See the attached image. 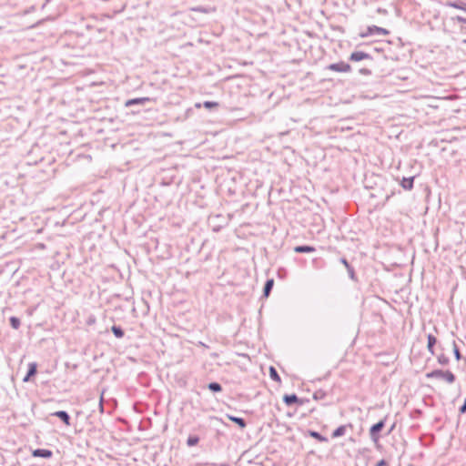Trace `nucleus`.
<instances>
[{
  "label": "nucleus",
  "instance_id": "obj_41",
  "mask_svg": "<svg viewBox=\"0 0 466 466\" xmlns=\"http://www.w3.org/2000/svg\"><path fill=\"white\" fill-rule=\"evenodd\" d=\"M391 195H387L386 196V201H388L390 198Z\"/></svg>",
  "mask_w": 466,
  "mask_h": 466
},
{
  "label": "nucleus",
  "instance_id": "obj_17",
  "mask_svg": "<svg viewBox=\"0 0 466 466\" xmlns=\"http://www.w3.org/2000/svg\"><path fill=\"white\" fill-rule=\"evenodd\" d=\"M296 253H312L316 251V248L310 245H298L294 247Z\"/></svg>",
  "mask_w": 466,
  "mask_h": 466
},
{
  "label": "nucleus",
  "instance_id": "obj_27",
  "mask_svg": "<svg viewBox=\"0 0 466 466\" xmlns=\"http://www.w3.org/2000/svg\"><path fill=\"white\" fill-rule=\"evenodd\" d=\"M452 351L457 361L462 359V355L455 340L452 341Z\"/></svg>",
  "mask_w": 466,
  "mask_h": 466
},
{
  "label": "nucleus",
  "instance_id": "obj_2",
  "mask_svg": "<svg viewBox=\"0 0 466 466\" xmlns=\"http://www.w3.org/2000/svg\"><path fill=\"white\" fill-rule=\"evenodd\" d=\"M386 419L387 418L385 417L384 419L379 420L377 423L373 424L370 428L369 434H370V438L372 441H374V442L379 441V440L380 438V432L383 430V428L385 427Z\"/></svg>",
  "mask_w": 466,
  "mask_h": 466
},
{
  "label": "nucleus",
  "instance_id": "obj_44",
  "mask_svg": "<svg viewBox=\"0 0 466 466\" xmlns=\"http://www.w3.org/2000/svg\"><path fill=\"white\" fill-rule=\"evenodd\" d=\"M132 113L133 114L138 113V110L137 111L133 110Z\"/></svg>",
  "mask_w": 466,
  "mask_h": 466
},
{
  "label": "nucleus",
  "instance_id": "obj_30",
  "mask_svg": "<svg viewBox=\"0 0 466 466\" xmlns=\"http://www.w3.org/2000/svg\"><path fill=\"white\" fill-rule=\"evenodd\" d=\"M327 396V393L325 390H316L314 393H313V399L315 400H323L325 399V397Z\"/></svg>",
  "mask_w": 466,
  "mask_h": 466
},
{
  "label": "nucleus",
  "instance_id": "obj_26",
  "mask_svg": "<svg viewBox=\"0 0 466 466\" xmlns=\"http://www.w3.org/2000/svg\"><path fill=\"white\" fill-rule=\"evenodd\" d=\"M199 437L198 435H189L187 439V445L188 447H193L198 445L199 442Z\"/></svg>",
  "mask_w": 466,
  "mask_h": 466
},
{
  "label": "nucleus",
  "instance_id": "obj_1",
  "mask_svg": "<svg viewBox=\"0 0 466 466\" xmlns=\"http://www.w3.org/2000/svg\"><path fill=\"white\" fill-rule=\"evenodd\" d=\"M425 377L427 379H442L449 384H452L456 380L455 374L451 372L450 370H442L440 369H436L426 373Z\"/></svg>",
  "mask_w": 466,
  "mask_h": 466
},
{
  "label": "nucleus",
  "instance_id": "obj_43",
  "mask_svg": "<svg viewBox=\"0 0 466 466\" xmlns=\"http://www.w3.org/2000/svg\"><path fill=\"white\" fill-rule=\"evenodd\" d=\"M394 426H395V424H393V425L391 426V428H390V431H391L394 429Z\"/></svg>",
  "mask_w": 466,
  "mask_h": 466
},
{
  "label": "nucleus",
  "instance_id": "obj_23",
  "mask_svg": "<svg viewBox=\"0 0 466 466\" xmlns=\"http://www.w3.org/2000/svg\"><path fill=\"white\" fill-rule=\"evenodd\" d=\"M268 371H269V377L272 380H274L276 382L281 381L279 374L278 373L277 370L273 366L269 367Z\"/></svg>",
  "mask_w": 466,
  "mask_h": 466
},
{
  "label": "nucleus",
  "instance_id": "obj_35",
  "mask_svg": "<svg viewBox=\"0 0 466 466\" xmlns=\"http://www.w3.org/2000/svg\"><path fill=\"white\" fill-rule=\"evenodd\" d=\"M339 261H340L341 264H343L345 266V268H348L349 266H350V264L348 261V259L346 258H344V257L340 258Z\"/></svg>",
  "mask_w": 466,
  "mask_h": 466
},
{
  "label": "nucleus",
  "instance_id": "obj_40",
  "mask_svg": "<svg viewBox=\"0 0 466 466\" xmlns=\"http://www.w3.org/2000/svg\"><path fill=\"white\" fill-rule=\"evenodd\" d=\"M219 466H230L228 463H221Z\"/></svg>",
  "mask_w": 466,
  "mask_h": 466
},
{
  "label": "nucleus",
  "instance_id": "obj_25",
  "mask_svg": "<svg viewBox=\"0 0 466 466\" xmlns=\"http://www.w3.org/2000/svg\"><path fill=\"white\" fill-rule=\"evenodd\" d=\"M9 324L14 329H18L21 326V320L19 318L12 316L9 318Z\"/></svg>",
  "mask_w": 466,
  "mask_h": 466
},
{
  "label": "nucleus",
  "instance_id": "obj_16",
  "mask_svg": "<svg viewBox=\"0 0 466 466\" xmlns=\"http://www.w3.org/2000/svg\"><path fill=\"white\" fill-rule=\"evenodd\" d=\"M202 106L206 109H208L209 111H212V110H215V109L218 108L219 104L218 102H215V101H205V102H203V104H201V103H196L195 104V106L197 108H200Z\"/></svg>",
  "mask_w": 466,
  "mask_h": 466
},
{
  "label": "nucleus",
  "instance_id": "obj_28",
  "mask_svg": "<svg viewBox=\"0 0 466 466\" xmlns=\"http://www.w3.org/2000/svg\"><path fill=\"white\" fill-rule=\"evenodd\" d=\"M423 416V411L420 409H414L410 411V417L412 420H419Z\"/></svg>",
  "mask_w": 466,
  "mask_h": 466
},
{
  "label": "nucleus",
  "instance_id": "obj_13",
  "mask_svg": "<svg viewBox=\"0 0 466 466\" xmlns=\"http://www.w3.org/2000/svg\"><path fill=\"white\" fill-rule=\"evenodd\" d=\"M274 287V279H268L263 287L262 298H268Z\"/></svg>",
  "mask_w": 466,
  "mask_h": 466
},
{
  "label": "nucleus",
  "instance_id": "obj_19",
  "mask_svg": "<svg viewBox=\"0 0 466 466\" xmlns=\"http://www.w3.org/2000/svg\"><path fill=\"white\" fill-rule=\"evenodd\" d=\"M308 435L319 442H328L329 441V440L326 436H324L321 433H319V431H316L313 430H309Z\"/></svg>",
  "mask_w": 466,
  "mask_h": 466
},
{
  "label": "nucleus",
  "instance_id": "obj_46",
  "mask_svg": "<svg viewBox=\"0 0 466 466\" xmlns=\"http://www.w3.org/2000/svg\"><path fill=\"white\" fill-rule=\"evenodd\" d=\"M464 255L466 256V250H465V253H464Z\"/></svg>",
  "mask_w": 466,
  "mask_h": 466
},
{
  "label": "nucleus",
  "instance_id": "obj_7",
  "mask_svg": "<svg viewBox=\"0 0 466 466\" xmlns=\"http://www.w3.org/2000/svg\"><path fill=\"white\" fill-rule=\"evenodd\" d=\"M153 101L150 97H136L128 99L125 102L126 107H131L134 106H145L147 103Z\"/></svg>",
  "mask_w": 466,
  "mask_h": 466
},
{
  "label": "nucleus",
  "instance_id": "obj_33",
  "mask_svg": "<svg viewBox=\"0 0 466 466\" xmlns=\"http://www.w3.org/2000/svg\"><path fill=\"white\" fill-rule=\"evenodd\" d=\"M359 74L363 75V76H370L372 73H371L370 69H369L367 67H362V68L359 69Z\"/></svg>",
  "mask_w": 466,
  "mask_h": 466
},
{
  "label": "nucleus",
  "instance_id": "obj_11",
  "mask_svg": "<svg viewBox=\"0 0 466 466\" xmlns=\"http://www.w3.org/2000/svg\"><path fill=\"white\" fill-rule=\"evenodd\" d=\"M414 179L415 176L403 177L400 181V185L404 190H411L414 187Z\"/></svg>",
  "mask_w": 466,
  "mask_h": 466
},
{
  "label": "nucleus",
  "instance_id": "obj_3",
  "mask_svg": "<svg viewBox=\"0 0 466 466\" xmlns=\"http://www.w3.org/2000/svg\"><path fill=\"white\" fill-rule=\"evenodd\" d=\"M324 69L338 73H349L352 70V67L349 63L339 61L328 65Z\"/></svg>",
  "mask_w": 466,
  "mask_h": 466
},
{
  "label": "nucleus",
  "instance_id": "obj_32",
  "mask_svg": "<svg viewBox=\"0 0 466 466\" xmlns=\"http://www.w3.org/2000/svg\"><path fill=\"white\" fill-rule=\"evenodd\" d=\"M96 322V318L93 314L89 315L86 320V324L88 326L94 325Z\"/></svg>",
  "mask_w": 466,
  "mask_h": 466
},
{
  "label": "nucleus",
  "instance_id": "obj_14",
  "mask_svg": "<svg viewBox=\"0 0 466 466\" xmlns=\"http://www.w3.org/2000/svg\"><path fill=\"white\" fill-rule=\"evenodd\" d=\"M189 10L195 13L211 14L216 12V7L198 5L190 7Z\"/></svg>",
  "mask_w": 466,
  "mask_h": 466
},
{
  "label": "nucleus",
  "instance_id": "obj_12",
  "mask_svg": "<svg viewBox=\"0 0 466 466\" xmlns=\"http://www.w3.org/2000/svg\"><path fill=\"white\" fill-rule=\"evenodd\" d=\"M438 342L437 338L432 334L427 335V350L432 355H436L435 353V346Z\"/></svg>",
  "mask_w": 466,
  "mask_h": 466
},
{
  "label": "nucleus",
  "instance_id": "obj_21",
  "mask_svg": "<svg viewBox=\"0 0 466 466\" xmlns=\"http://www.w3.org/2000/svg\"><path fill=\"white\" fill-rule=\"evenodd\" d=\"M207 388L212 391L213 393H218V392H221L222 391V386L220 383L217 382V381H212V382H209L208 385H207Z\"/></svg>",
  "mask_w": 466,
  "mask_h": 466
},
{
  "label": "nucleus",
  "instance_id": "obj_39",
  "mask_svg": "<svg viewBox=\"0 0 466 466\" xmlns=\"http://www.w3.org/2000/svg\"><path fill=\"white\" fill-rule=\"evenodd\" d=\"M102 400H103V397H101V399H100L99 406H100L101 410L103 411L104 407H103Z\"/></svg>",
  "mask_w": 466,
  "mask_h": 466
},
{
  "label": "nucleus",
  "instance_id": "obj_29",
  "mask_svg": "<svg viewBox=\"0 0 466 466\" xmlns=\"http://www.w3.org/2000/svg\"><path fill=\"white\" fill-rule=\"evenodd\" d=\"M347 271H348V274H349V277L351 280L355 281V282H358L359 279H358V277L356 275V272H355V269L354 268L350 265L349 266L348 268H346Z\"/></svg>",
  "mask_w": 466,
  "mask_h": 466
},
{
  "label": "nucleus",
  "instance_id": "obj_36",
  "mask_svg": "<svg viewBox=\"0 0 466 466\" xmlns=\"http://www.w3.org/2000/svg\"><path fill=\"white\" fill-rule=\"evenodd\" d=\"M454 20H456L457 22L459 23H463V24H466V18L465 17H462L461 15H457L456 17L453 18Z\"/></svg>",
  "mask_w": 466,
  "mask_h": 466
},
{
  "label": "nucleus",
  "instance_id": "obj_22",
  "mask_svg": "<svg viewBox=\"0 0 466 466\" xmlns=\"http://www.w3.org/2000/svg\"><path fill=\"white\" fill-rule=\"evenodd\" d=\"M447 5L466 12V3L465 2H461V1L448 2Z\"/></svg>",
  "mask_w": 466,
  "mask_h": 466
},
{
  "label": "nucleus",
  "instance_id": "obj_34",
  "mask_svg": "<svg viewBox=\"0 0 466 466\" xmlns=\"http://www.w3.org/2000/svg\"><path fill=\"white\" fill-rule=\"evenodd\" d=\"M459 412L460 414L466 413V398L464 399L462 405L459 408Z\"/></svg>",
  "mask_w": 466,
  "mask_h": 466
},
{
  "label": "nucleus",
  "instance_id": "obj_5",
  "mask_svg": "<svg viewBox=\"0 0 466 466\" xmlns=\"http://www.w3.org/2000/svg\"><path fill=\"white\" fill-rule=\"evenodd\" d=\"M349 60L351 61V62H360V61H363V60H370V61H372L373 60V56L369 52H365V51H362V50H355V51H353L350 55Z\"/></svg>",
  "mask_w": 466,
  "mask_h": 466
},
{
  "label": "nucleus",
  "instance_id": "obj_18",
  "mask_svg": "<svg viewBox=\"0 0 466 466\" xmlns=\"http://www.w3.org/2000/svg\"><path fill=\"white\" fill-rule=\"evenodd\" d=\"M227 418L230 421L236 423L240 429H245L247 427V421L241 417L227 414Z\"/></svg>",
  "mask_w": 466,
  "mask_h": 466
},
{
  "label": "nucleus",
  "instance_id": "obj_8",
  "mask_svg": "<svg viewBox=\"0 0 466 466\" xmlns=\"http://www.w3.org/2000/svg\"><path fill=\"white\" fill-rule=\"evenodd\" d=\"M37 373V363L36 362H30L28 363V369L25 376L23 378V382H29L32 381V379L36 375Z\"/></svg>",
  "mask_w": 466,
  "mask_h": 466
},
{
  "label": "nucleus",
  "instance_id": "obj_4",
  "mask_svg": "<svg viewBox=\"0 0 466 466\" xmlns=\"http://www.w3.org/2000/svg\"><path fill=\"white\" fill-rule=\"evenodd\" d=\"M390 34V31L386 28L380 27L377 25H370L367 27V29L364 32L360 33V36L364 38L375 35H388Z\"/></svg>",
  "mask_w": 466,
  "mask_h": 466
},
{
  "label": "nucleus",
  "instance_id": "obj_10",
  "mask_svg": "<svg viewBox=\"0 0 466 466\" xmlns=\"http://www.w3.org/2000/svg\"><path fill=\"white\" fill-rule=\"evenodd\" d=\"M51 416L58 418L66 426L71 425V417H70L69 413L66 410L55 411V412L51 413Z\"/></svg>",
  "mask_w": 466,
  "mask_h": 466
},
{
  "label": "nucleus",
  "instance_id": "obj_24",
  "mask_svg": "<svg viewBox=\"0 0 466 466\" xmlns=\"http://www.w3.org/2000/svg\"><path fill=\"white\" fill-rule=\"evenodd\" d=\"M438 363L441 366H447L450 363V358L446 356L444 353H440L437 355Z\"/></svg>",
  "mask_w": 466,
  "mask_h": 466
},
{
  "label": "nucleus",
  "instance_id": "obj_20",
  "mask_svg": "<svg viewBox=\"0 0 466 466\" xmlns=\"http://www.w3.org/2000/svg\"><path fill=\"white\" fill-rule=\"evenodd\" d=\"M110 330L112 331V333L114 334V336L116 338V339H122L124 338L125 336V330L124 329L119 326V325H113L111 328H110Z\"/></svg>",
  "mask_w": 466,
  "mask_h": 466
},
{
  "label": "nucleus",
  "instance_id": "obj_45",
  "mask_svg": "<svg viewBox=\"0 0 466 466\" xmlns=\"http://www.w3.org/2000/svg\"><path fill=\"white\" fill-rule=\"evenodd\" d=\"M3 28V26L0 25V30Z\"/></svg>",
  "mask_w": 466,
  "mask_h": 466
},
{
  "label": "nucleus",
  "instance_id": "obj_31",
  "mask_svg": "<svg viewBox=\"0 0 466 466\" xmlns=\"http://www.w3.org/2000/svg\"><path fill=\"white\" fill-rule=\"evenodd\" d=\"M277 276L280 279H285L288 276V270L287 268L280 267L277 270Z\"/></svg>",
  "mask_w": 466,
  "mask_h": 466
},
{
  "label": "nucleus",
  "instance_id": "obj_6",
  "mask_svg": "<svg viewBox=\"0 0 466 466\" xmlns=\"http://www.w3.org/2000/svg\"><path fill=\"white\" fill-rule=\"evenodd\" d=\"M305 401H308V400L300 399L295 393L285 394L283 396V402L289 407L295 404L301 406Z\"/></svg>",
  "mask_w": 466,
  "mask_h": 466
},
{
  "label": "nucleus",
  "instance_id": "obj_9",
  "mask_svg": "<svg viewBox=\"0 0 466 466\" xmlns=\"http://www.w3.org/2000/svg\"><path fill=\"white\" fill-rule=\"evenodd\" d=\"M32 456L35 458L50 459L53 456V451L48 449L37 448L32 451Z\"/></svg>",
  "mask_w": 466,
  "mask_h": 466
},
{
  "label": "nucleus",
  "instance_id": "obj_38",
  "mask_svg": "<svg viewBox=\"0 0 466 466\" xmlns=\"http://www.w3.org/2000/svg\"><path fill=\"white\" fill-rule=\"evenodd\" d=\"M373 51H374V52H378V53H379V52H382V51H383V49H382V48H380V47H373Z\"/></svg>",
  "mask_w": 466,
  "mask_h": 466
},
{
  "label": "nucleus",
  "instance_id": "obj_42",
  "mask_svg": "<svg viewBox=\"0 0 466 466\" xmlns=\"http://www.w3.org/2000/svg\"><path fill=\"white\" fill-rule=\"evenodd\" d=\"M434 421L435 422H439L440 421V418H435Z\"/></svg>",
  "mask_w": 466,
  "mask_h": 466
},
{
  "label": "nucleus",
  "instance_id": "obj_37",
  "mask_svg": "<svg viewBox=\"0 0 466 466\" xmlns=\"http://www.w3.org/2000/svg\"><path fill=\"white\" fill-rule=\"evenodd\" d=\"M375 466H388V462L384 459H382L379 461Z\"/></svg>",
  "mask_w": 466,
  "mask_h": 466
},
{
  "label": "nucleus",
  "instance_id": "obj_15",
  "mask_svg": "<svg viewBox=\"0 0 466 466\" xmlns=\"http://www.w3.org/2000/svg\"><path fill=\"white\" fill-rule=\"evenodd\" d=\"M347 427H350V428H352V424L350 423L348 425H340L339 426L338 428H336L332 433H331V438L333 439H336V438H339V437H341V436H344L345 433H346V429Z\"/></svg>",
  "mask_w": 466,
  "mask_h": 466
}]
</instances>
